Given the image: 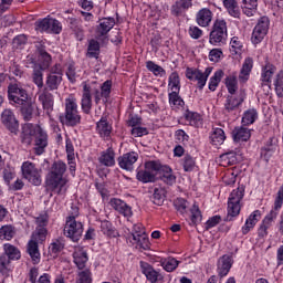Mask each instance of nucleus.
Returning a JSON list of instances; mask_svg holds the SVG:
<instances>
[{
  "instance_id": "nucleus-1",
  "label": "nucleus",
  "mask_w": 283,
  "mask_h": 283,
  "mask_svg": "<svg viewBox=\"0 0 283 283\" xmlns=\"http://www.w3.org/2000/svg\"><path fill=\"white\" fill-rule=\"evenodd\" d=\"M67 171V165L63 161H55L46 176V186L49 189L55 191V193H61L64 189L66 191L65 185H67V179L63 178V174Z\"/></svg>"
},
{
  "instance_id": "nucleus-2",
  "label": "nucleus",
  "mask_w": 283,
  "mask_h": 283,
  "mask_svg": "<svg viewBox=\"0 0 283 283\" xmlns=\"http://www.w3.org/2000/svg\"><path fill=\"white\" fill-rule=\"evenodd\" d=\"M60 118H61V123H63L67 127H76V125L81 124V114H78V104H76V99L74 96L70 95L65 99L64 116H61Z\"/></svg>"
},
{
  "instance_id": "nucleus-3",
  "label": "nucleus",
  "mask_w": 283,
  "mask_h": 283,
  "mask_svg": "<svg viewBox=\"0 0 283 283\" xmlns=\"http://www.w3.org/2000/svg\"><path fill=\"white\" fill-rule=\"evenodd\" d=\"M128 240L138 251H149V249H151L149 237L147 232H145V227L140 223L133 226Z\"/></svg>"
},
{
  "instance_id": "nucleus-4",
  "label": "nucleus",
  "mask_w": 283,
  "mask_h": 283,
  "mask_svg": "<svg viewBox=\"0 0 283 283\" xmlns=\"http://www.w3.org/2000/svg\"><path fill=\"white\" fill-rule=\"evenodd\" d=\"M228 36L227 21L217 19L209 34V43L217 46L226 45Z\"/></svg>"
},
{
  "instance_id": "nucleus-5",
  "label": "nucleus",
  "mask_w": 283,
  "mask_h": 283,
  "mask_svg": "<svg viewBox=\"0 0 283 283\" xmlns=\"http://www.w3.org/2000/svg\"><path fill=\"white\" fill-rule=\"evenodd\" d=\"M242 198H244V187H238L230 193L228 199V221H231V218L240 216V209L242 208L240 202H242Z\"/></svg>"
},
{
  "instance_id": "nucleus-6",
  "label": "nucleus",
  "mask_w": 283,
  "mask_h": 283,
  "mask_svg": "<svg viewBox=\"0 0 283 283\" xmlns=\"http://www.w3.org/2000/svg\"><path fill=\"white\" fill-rule=\"evenodd\" d=\"M21 171L24 180H28V182L34 185V187H40L43 182V178L41 176L43 171L39 169L34 163L24 161L22 164Z\"/></svg>"
},
{
  "instance_id": "nucleus-7",
  "label": "nucleus",
  "mask_w": 283,
  "mask_h": 283,
  "mask_svg": "<svg viewBox=\"0 0 283 283\" xmlns=\"http://www.w3.org/2000/svg\"><path fill=\"white\" fill-rule=\"evenodd\" d=\"M8 98L10 102V105L13 107H17L19 105H23L27 101H30V95L28 94V91L23 88V86L15 84H9L8 86Z\"/></svg>"
},
{
  "instance_id": "nucleus-8",
  "label": "nucleus",
  "mask_w": 283,
  "mask_h": 283,
  "mask_svg": "<svg viewBox=\"0 0 283 283\" xmlns=\"http://www.w3.org/2000/svg\"><path fill=\"white\" fill-rule=\"evenodd\" d=\"M160 169V163L158 161H147L145 168L137 172V180L139 182H156V176H158V170Z\"/></svg>"
},
{
  "instance_id": "nucleus-9",
  "label": "nucleus",
  "mask_w": 283,
  "mask_h": 283,
  "mask_svg": "<svg viewBox=\"0 0 283 283\" xmlns=\"http://www.w3.org/2000/svg\"><path fill=\"white\" fill-rule=\"evenodd\" d=\"M34 25L38 32H52L53 34H61L63 30L61 22L50 17L35 21Z\"/></svg>"
},
{
  "instance_id": "nucleus-10",
  "label": "nucleus",
  "mask_w": 283,
  "mask_h": 283,
  "mask_svg": "<svg viewBox=\"0 0 283 283\" xmlns=\"http://www.w3.org/2000/svg\"><path fill=\"white\" fill-rule=\"evenodd\" d=\"M64 235L73 240V242H78L83 235V223L81 221H76L74 217H67L64 227Z\"/></svg>"
},
{
  "instance_id": "nucleus-11",
  "label": "nucleus",
  "mask_w": 283,
  "mask_h": 283,
  "mask_svg": "<svg viewBox=\"0 0 283 283\" xmlns=\"http://www.w3.org/2000/svg\"><path fill=\"white\" fill-rule=\"evenodd\" d=\"M211 72H213L212 67H207L205 72H201L200 70L187 69L186 77L189 81H196L198 88L203 90V87L207 85V80L211 75Z\"/></svg>"
},
{
  "instance_id": "nucleus-12",
  "label": "nucleus",
  "mask_w": 283,
  "mask_h": 283,
  "mask_svg": "<svg viewBox=\"0 0 283 283\" xmlns=\"http://www.w3.org/2000/svg\"><path fill=\"white\" fill-rule=\"evenodd\" d=\"M116 25V20L114 18H103L99 21V24L96 28L95 31V38L97 41H102V43H107V34L109 31Z\"/></svg>"
},
{
  "instance_id": "nucleus-13",
  "label": "nucleus",
  "mask_w": 283,
  "mask_h": 283,
  "mask_svg": "<svg viewBox=\"0 0 283 283\" xmlns=\"http://www.w3.org/2000/svg\"><path fill=\"white\" fill-rule=\"evenodd\" d=\"M269 23L270 22L266 17H262L259 19L251 38V41L254 45H258V43H262V41L266 36L269 32Z\"/></svg>"
},
{
  "instance_id": "nucleus-14",
  "label": "nucleus",
  "mask_w": 283,
  "mask_h": 283,
  "mask_svg": "<svg viewBox=\"0 0 283 283\" xmlns=\"http://www.w3.org/2000/svg\"><path fill=\"white\" fill-rule=\"evenodd\" d=\"M277 71V67L270 62H266L262 69L261 73V87L265 94L271 92V78H273V74Z\"/></svg>"
},
{
  "instance_id": "nucleus-15",
  "label": "nucleus",
  "mask_w": 283,
  "mask_h": 283,
  "mask_svg": "<svg viewBox=\"0 0 283 283\" xmlns=\"http://www.w3.org/2000/svg\"><path fill=\"white\" fill-rule=\"evenodd\" d=\"M21 116L23 120L30 122L34 116H40L39 106L34 102H32V97L23 102V104H19Z\"/></svg>"
},
{
  "instance_id": "nucleus-16",
  "label": "nucleus",
  "mask_w": 283,
  "mask_h": 283,
  "mask_svg": "<svg viewBox=\"0 0 283 283\" xmlns=\"http://www.w3.org/2000/svg\"><path fill=\"white\" fill-rule=\"evenodd\" d=\"M247 98V93L244 91H240L237 95H228L224 103V113L231 114V112H235L244 99Z\"/></svg>"
},
{
  "instance_id": "nucleus-17",
  "label": "nucleus",
  "mask_w": 283,
  "mask_h": 283,
  "mask_svg": "<svg viewBox=\"0 0 283 283\" xmlns=\"http://www.w3.org/2000/svg\"><path fill=\"white\" fill-rule=\"evenodd\" d=\"M43 128L39 125L31 123L25 124L22 127L21 142L23 145H32V140L35 139L36 135L42 132Z\"/></svg>"
},
{
  "instance_id": "nucleus-18",
  "label": "nucleus",
  "mask_w": 283,
  "mask_h": 283,
  "mask_svg": "<svg viewBox=\"0 0 283 283\" xmlns=\"http://www.w3.org/2000/svg\"><path fill=\"white\" fill-rule=\"evenodd\" d=\"M38 98L46 114H52L54 109V95L50 93V90L48 87L40 88Z\"/></svg>"
},
{
  "instance_id": "nucleus-19",
  "label": "nucleus",
  "mask_w": 283,
  "mask_h": 283,
  "mask_svg": "<svg viewBox=\"0 0 283 283\" xmlns=\"http://www.w3.org/2000/svg\"><path fill=\"white\" fill-rule=\"evenodd\" d=\"M1 120L3 125L9 129V132H11V134H17L19 130V120H17L12 109H4L1 114Z\"/></svg>"
},
{
  "instance_id": "nucleus-20",
  "label": "nucleus",
  "mask_w": 283,
  "mask_h": 283,
  "mask_svg": "<svg viewBox=\"0 0 283 283\" xmlns=\"http://www.w3.org/2000/svg\"><path fill=\"white\" fill-rule=\"evenodd\" d=\"M117 160L120 169H125L126 171H134V166L138 161V153H126L123 156L118 157Z\"/></svg>"
},
{
  "instance_id": "nucleus-21",
  "label": "nucleus",
  "mask_w": 283,
  "mask_h": 283,
  "mask_svg": "<svg viewBox=\"0 0 283 283\" xmlns=\"http://www.w3.org/2000/svg\"><path fill=\"white\" fill-rule=\"evenodd\" d=\"M91 94H93L96 105L101 103V98H104V102L107 103L109 94H112V81L107 80L104 82L101 91L98 88H91Z\"/></svg>"
},
{
  "instance_id": "nucleus-22",
  "label": "nucleus",
  "mask_w": 283,
  "mask_h": 283,
  "mask_svg": "<svg viewBox=\"0 0 283 283\" xmlns=\"http://www.w3.org/2000/svg\"><path fill=\"white\" fill-rule=\"evenodd\" d=\"M109 205L115 211H117V213L124 216V218H132V208L129 207V205H127V202L118 198H112L109 200Z\"/></svg>"
},
{
  "instance_id": "nucleus-23",
  "label": "nucleus",
  "mask_w": 283,
  "mask_h": 283,
  "mask_svg": "<svg viewBox=\"0 0 283 283\" xmlns=\"http://www.w3.org/2000/svg\"><path fill=\"white\" fill-rule=\"evenodd\" d=\"M33 145V149L36 156L45 154V147H48V133L42 129V132L36 135Z\"/></svg>"
},
{
  "instance_id": "nucleus-24",
  "label": "nucleus",
  "mask_w": 283,
  "mask_h": 283,
  "mask_svg": "<svg viewBox=\"0 0 283 283\" xmlns=\"http://www.w3.org/2000/svg\"><path fill=\"white\" fill-rule=\"evenodd\" d=\"M81 107L84 114H90L92 112V86L87 84L83 86Z\"/></svg>"
},
{
  "instance_id": "nucleus-25",
  "label": "nucleus",
  "mask_w": 283,
  "mask_h": 283,
  "mask_svg": "<svg viewBox=\"0 0 283 283\" xmlns=\"http://www.w3.org/2000/svg\"><path fill=\"white\" fill-rule=\"evenodd\" d=\"M213 20V12L208 8H203L198 11L196 15V21L200 25V28H209L211 25V21Z\"/></svg>"
},
{
  "instance_id": "nucleus-26",
  "label": "nucleus",
  "mask_w": 283,
  "mask_h": 283,
  "mask_svg": "<svg viewBox=\"0 0 283 283\" xmlns=\"http://www.w3.org/2000/svg\"><path fill=\"white\" fill-rule=\"evenodd\" d=\"M191 6H193L192 0H179L171 6L170 12L174 17H181Z\"/></svg>"
},
{
  "instance_id": "nucleus-27",
  "label": "nucleus",
  "mask_w": 283,
  "mask_h": 283,
  "mask_svg": "<svg viewBox=\"0 0 283 283\" xmlns=\"http://www.w3.org/2000/svg\"><path fill=\"white\" fill-rule=\"evenodd\" d=\"M140 268L148 282L156 283L158 280H163V275L154 270L149 263L140 262Z\"/></svg>"
},
{
  "instance_id": "nucleus-28",
  "label": "nucleus",
  "mask_w": 283,
  "mask_h": 283,
  "mask_svg": "<svg viewBox=\"0 0 283 283\" xmlns=\"http://www.w3.org/2000/svg\"><path fill=\"white\" fill-rule=\"evenodd\" d=\"M234 143H247L251 138V130L244 126H237L232 130Z\"/></svg>"
},
{
  "instance_id": "nucleus-29",
  "label": "nucleus",
  "mask_w": 283,
  "mask_h": 283,
  "mask_svg": "<svg viewBox=\"0 0 283 283\" xmlns=\"http://www.w3.org/2000/svg\"><path fill=\"white\" fill-rule=\"evenodd\" d=\"M36 50L40 56V61H41V67L42 70H48L50 67V65L52 64V55H50V53H48V51H45V45L39 43L36 44Z\"/></svg>"
},
{
  "instance_id": "nucleus-30",
  "label": "nucleus",
  "mask_w": 283,
  "mask_h": 283,
  "mask_svg": "<svg viewBox=\"0 0 283 283\" xmlns=\"http://www.w3.org/2000/svg\"><path fill=\"white\" fill-rule=\"evenodd\" d=\"M74 263L77 269H85V264H87V252L83 250V248H76L73 253Z\"/></svg>"
},
{
  "instance_id": "nucleus-31",
  "label": "nucleus",
  "mask_w": 283,
  "mask_h": 283,
  "mask_svg": "<svg viewBox=\"0 0 283 283\" xmlns=\"http://www.w3.org/2000/svg\"><path fill=\"white\" fill-rule=\"evenodd\" d=\"M43 72H45V69H42L41 64L35 63L33 65L32 82L39 90H43Z\"/></svg>"
},
{
  "instance_id": "nucleus-32",
  "label": "nucleus",
  "mask_w": 283,
  "mask_h": 283,
  "mask_svg": "<svg viewBox=\"0 0 283 283\" xmlns=\"http://www.w3.org/2000/svg\"><path fill=\"white\" fill-rule=\"evenodd\" d=\"M262 218V213H260V210H255L253 213L250 214V217L247 219L245 224L242 228V233L247 235L255 224H258L259 220Z\"/></svg>"
},
{
  "instance_id": "nucleus-33",
  "label": "nucleus",
  "mask_w": 283,
  "mask_h": 283,
  "mask_svg": "<svg viewBox=\"0 0 283 283\" xmlns=\"http://www.w3.org/2000/svg\"><path fill=\"white\" fill-rule=\"evenodd\" d=\"M277 149V138L271 137L266 145L261 149V156L265 158V160H269L273 156V151Z\"/></svg>"
},
{
  "instance_id": "nucleus-34",
  "label": "nucleus",
  "mask_w": 283,
  "mask_h": 283,
  "mask_svg": "<svg viewBox=\"0 0 283 283\" xmlns=\"http://www.w3.org/2000/svg\"><path fill=\"white\" fill-rule=\"evenodd\" d=\"M229 271H231V258L229 255H223L219 260L218 274L220 277H226V275H229Z\"/></svg>"
},
{
  "instance_id": "nucleus-35",
  "label": "nucleus",
  "mask_w": 283,
  "mask_h": 283,
  "mask_svg": "<svg viewBox=\"0 0 283 283\" xmlns=\"http://www.w3.org/2000/svg\"><path fill=\"white\" fill-rule=\"evenodd\" d=\"M27 251L33 264H39V262H41V252H39V243L30 240L28 243Z\"/></svg>"
},
{
  "instance_id": "nucleus-36",
  "label": "nucleus",
  "mask_w": 283,
  "mask_h": 283,
  "mask_svg": "<svg viewBox=\"0 0 283 283\" xmlns=\"http://www.w3.org/2000/svg\"><path fill=\"white\" fill-rule=\"evenodd\" d=\"M158 174H160V179L166 185H174L176 182V176H174V174L171 172V168H169L168 166L160 165Z\"/></svg>"
},
{
  "instance_id": "nucleus-37",
  "label": "nucleus",
  "mask_w": 283,
  "mask_h": 283,
  "mask_svg": "<svg viewBox=\"0 0 283 283\" xmlns=\"http://www.w3.org/2000/svg\"><path fill=\"white\" fill-rule=\"evenodd\" d=\"M251 70H253V59L247 57L239 75V80L242 83H247V81H249V75L251 74Z\"/></svg>"
},
{
  "instance_id": "nucleus-38",
  "label": "nucleus",
  "mask_w": 283,
  "mask_h": 283,
  "mask_svg": "<svg viewBox=\"0 0 283 283\" xmlns=\"http://www.w3.org/2000/svg\"><path fill=\"white\" fill-rule=\"evenodd\" d=\"M224 8L228 10L229 15L234 19H240V6L235 0H222Z\"/></svg>"
},
{
  "instance_id": "nucleus-39",
  "label": "nucleus",
  "mask_w": 283,
  "mask_h": 283,
  "mask_svg": "<svg viewBox=\"0 0 283 283\" xmlns=\"http://www.w3.org/2000/svg\"><path fill=\"white\" fill-rule=\"evenodd\" d=\"M226 87L231 95H235L238 92V74L232 73L224 80Z\"/></svg>"
},
{
  "instance_id": "nucleus-40",
  "label": "nucleus",
  "mask_w": 283,
  "mask_h": 283,
  "mask_svg": "<svg viewBox=\"0 0 283 283\" xmlns=\"http://www.w3.org/2000/svg\"><path fill=\"white\" fill-rule=\"evenodd\" d=\"M242 3L243 14L247 17H253L258 12V0H242Z\"/></svg>"
},
{
  "instance_id": "nucleus-41",
  "label": "nucleus",
  "mask_w": 283,
  "mask_h": 283,
  "mask_svg": "<svg viewBox=\"0 0 283 283\" xmlns=\"http://www.w3.org/2000/svg\"><path fill=\"white\" fill-rule=\"evenodd\" d=\"M17 235V228L12 224H6L0 228V240H12Z\"/></svg>"
},
{
  "instance_id": "nucleus-42",
  "label": "nucleus",
  "mask_w": 283,
  "mask_h": 283,
  "mask_svg": "<svg viewBox=\"0 0 283 283\" xmlns=\"http://www.w3.org/2000/svg\"><path fill=\"white\" fill-rule=\"evenodd\" d=\"M212 145H222L227 140V135L222 128H213V132L210 136Z\"/></svg>"
},
{
  "instance_id": "nucleus-43",
  "label": "nucleus",
  "mask_w": 283,
  "mask_h": 283,
  "mask_svg": "<svg viewBox=\"0 0 283 283\" xmlns=\"http://www.w3.org/2000/svg\"><path fill=\"white\" fill-rule=\"evenodd\" d=\"M115 154L112 148H108L105 153L99 157V163L105 165V167H114L116 160L114 159Z\"/></svg>"
},
{
  "instance_id": "nucleus-44",
  "label": "nucleus",
  "mask_w": 283,
  "mask_h": 283,
  "mask_svg": "<svg viewBox=\"0 0 283 283\" xmlns=\"http://www.w3.org/2000/svg\"><path fill=\"white\" fill-rule=\"evenodd\" d=\"M258 120V111L255 108H249L243 113L242 125H253Z\"/></svg>"
},
{
  "instance_id": "nucleus-45",
  "label": "nucleus",
  "mask_w": 283,
  "mask_h": 283,
  "mask_svg": "<svg viewBox=\"0 0 283 283\" xmlns=\"http://www.w3.org/2000/svg\"><path fill=\"white\" fill-rule=\"evenodd\" d=\"M69 25L75 32L77 39L83 41V25H81V21L76 18H69Z\"/></svg>"
},
{
  "instance_id": "nucleus-46",
  "label": "nucleus",
  "mask_w": 283,
  "mask_h": 283,
  "mask_svg": "<svg viewBox=\"0 0 283 283\" xmlns=\"http://www.w3.org/2000/svg\"><path fill=\"white\" fill-rule=\"evenodd\" d=\"M63 81V76L61 75H48L46 76V90L54 92V90H59V85Z\"/></svg>"
},
{
  "instance_id": "nucleus-47",
  "label": "nucleus",
  "mask_w": 283,
  "mask_h": 283,
  "mask_svg": "<svg viewBox=\"0 0 283 283\" xmlns=\"http://www.w3.org/2000/svg\"><path fill=\"white\" fill-rule=\"evenodd\" d=\"M48 238V229L45 228H36L35 231L32 233L31 241L38 244H42L45 242Z\"/></svg>"
},
{
  "instance_id": "nucleus-48",
  "label": "nucleus",
  "mask_w": 283,
  "mask_h": 283,
  "mask_svg": "<svg viewBox=\"0 0 283 283\" xmlns=\"http://www.w3.org/2000/svg\"><path fill=\"white\" fill-rule=\"evenodd\" d=\"M4 255L7 258H10L11 260H20L21 259V251L18 250L17 247L7 243L3 245Z\"/></svg>"
},
{
  "instance_id": "nucleus-49",
  "label": "nucleus",
  "mask_w": 283,
  "mask_h": 283,
  "mask_svg": "<svg viewBox=\"0 0 283 283\" xmlns=\"http://www.w3.org/2000/svg\"><path fill=\"white\" fill-rule=\"evenodd\" d=\"M101 54V44L96 40H91L87 48V56L90 59H98Z\"/></svg>"
},
{
  "instance_id": "nucleus-50",
  "label": "nucleus",
  "mask_w": 283,
  "mask_h": 283,
  "mask_svg": "<svg viewBox=\"0 0 283 283\" xmlns=\"http://www.w3.org/2000/svg\"><path fill=\"white\" fill-rule=\"evenodd\" d=\"M223 76H224V72L222 70H219L213 74V76L209 81L210 92H216V90L218 88V85H220V82L222 81Z\"/></svg>"
},
{
  "instance_id": "nucleus-51",
  "label": "nucleus",
  "mask_w": 283,
  "mask_h": 283,
  "mask_svg": "<svg viewBox=\"0 0 283 283\" xmlns=\"http://www.w3.org/2000/svg\"><path fill=\"white\" fill-rule=\"evenodd\" d=\"M97 132L99 136H109L112 134V126L109 123H107V119L102 118L99 122H97Z\"/></svg>"
},
{
  "instance_id": "nucleus-52",
  "label": "nucleus",
  "mask_w": 283,
  "mask_h": 283,
  "mask_svg": "<svg viewBox=\"0 0 283 283\" xmlns=\"http://www.w3.org/2000/svg\"><path fill=\"white\" fill-rule=\"evenodd\" d=\"M178 264H180V262L178 260H176L175 258H168V259L161 260V266L168 273L176 271V269H178Z\"/></svg>"
},
{
  "instance_id": "nucleus-53",
  "label": "nucleus",
  "mask_w": 283,
  "mask_h": 283,
  "mask_svg": "<svg viewBox=\"0 0 283 283\" xmlns=\"http://www.w3.org/2000/svg\"><path fill=\"white\" fill-rule=\"evenodd\" d=\"M168 87L171 92H180V76L176 72L170 74Z\"/></svg>"
},
{
  "instance_id": "nucleus-54",
  "label": "nucleus",
  "mask_w": 283,
  "mask_h": 283,
  "mask_svg": "<svg viewBox=\"0 0 283 283\" xmlns=\"http://www.w3.org/2000/svg\"><path fill=\"white\" fill-rule=\"evenodd\" d=\"M101 231L102 233H104V235H107L108 238H116V230H114V227L109 221L101 222Z\"/></svg>"
},
{
  "instance_id": "nucleus-55",
  "label": "nucleus",
  "mask_w": 283,
  "mask_h": 283,
  "mask_svg": "<svg viewBox=\"0 0 283 283\" xmlns=\"http://www.w3.org/2000/svg\"><path fill=\"white\" fill-rule=\"evenodd\" d=\"M190 220L192 224H198V222H202V212L196 203L190 209Z\"/></svg>"
},
{
  "instance_id": "nucleus-56",
  "label": "nucleus",
  "mask_w": 283,
  "mask_h": 283,
  "mask_svg": "<svg viewBox=\"0 0 283 283\" xmlns=\"http://www.w3.org/2000/svg\"><path fill=\"white\" fill-rule=\"evenodd\" d=\"M151 201L160 207L165 202V190L163 188H155Z\"/></svg>"
},
{
  "instance_id": "nucleus-57",
  "label": "nucleus",
  "mask_w": 283,
  "mask_h": 283,
  "mask_svg": "<svg viewBox=\"0 0 283 283\" xmlns=\"http://www.w3.org/2000/svg\"><path fill=\"white\" fill-rule=\"evenodd\" d=\"M168 96L170 105H175V107L185 105V101L180 98V91H171Z\"/></svg>"
},
{
  "instance_id": "nucleus-58",
  "label": "nucleus",
  "mask_w": 283,
  "mask_h": 283,
  "mask_svg": "<svg viewBox=\"0 0 283 283\" xmlns=\"http://www.w3.org/2000/svg\"><path fill=\"white\" fill-rule=\"evenodd\" d=\"M146 67L148 72H153L155 76H164L165 69L163 66L155 64L154 61L146 62Z\"/></svg>"
},
{
  "instance_id": "nucleus-59",
  "label": "nucleus",
  "mask_w": 283,
  "mask_h": 283,
  "mask_svg": "<svg viewBox=\"0 0 283 283\" xmlns=\"http://www.w3.org/2000/svg\"><path fill=\"white\" fill-rule=\"evenodd\" d=\"M185 118L187 123H189V125H191L192 127H198L200 123V114L198 113L187 111L185 114Z\"/></svg>"
},
{
  "instance_id": "nucleus-60",
  "label": "nucleus",
  "mask_w": 283,
  "mask_h": 283,
  "mask_svg": "<svg viewBox=\"0 0 283 283\" xmlns=\"http://www.w3.org/2000/svg\"><path fill=\"white\" fill-rule=\"evenodd\" d=\"M274 87L277 96H283V71H280L274 78Z\"/></svg>"
},
{
  "instance_id": "nucleus-61",
  "label": "nucleus",
  "mask_w": 283,
  "mask_h": 283,
  "mask_svg": "<svg viewBox=\"0 0 283 283\" xmlns=\"http://www.w3.org/2000/svg\"><path fill=\"white\" fill-rule=\"evenodd\" d=\"M222 167H229L235 163V154L227 153L219 157Z\"/></svg>"
},
{
  "instance_id": "nucleus-62",
  "label": "nucleus",
  "mask_w": 283,
  "mask_h": 283,
  "mask_svg": "<svg viewBox=\"0 0 283 283\" xmlns=\"http://www.w3.org/2000/svg\"><path fill=\"white\" fill-rule=\"evenodd\" d=\"M10 260L11 259L6 254L0 255V273H2V275L10 273Z\"/></svg>"
},
{
  "instance_id": "nucleus-63",
  "label": "nucleus",
  "mask_w": 283,
  "mask_h": 283,
  "mask_svg": "<svg viewBox=\"0 0 283 283\" xmlns=\"http://www.w3.org/2000/svg\"><path fill=\"white\" fill-rule=\"evenodd\" d=\"M64 249V245L61 241L55 240L53 241L50 247H49V253L51 255H53V258H56V255H59V253H61Z\"/></svg>"
},
{
  "instance_id": "nucleus-64",
  "label": "nucleus",
  "mask_w": 283,
  "mask_h": 283,
  "mask_svg": "<svg viewBox=\"0 0 283 283\" xmlns=\"http://www.w3.org/2000/svg\"><path fill=\"white\" fill-rule=\"evenodd\" d=\"M185 171H193L196 168V160L190 155H186L182 159Z\"/></svg>"
}]
</instances>
